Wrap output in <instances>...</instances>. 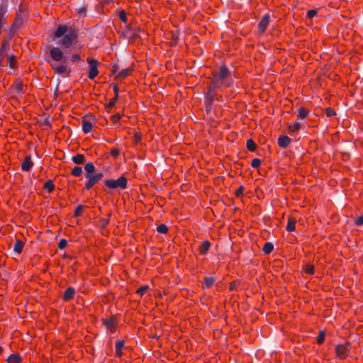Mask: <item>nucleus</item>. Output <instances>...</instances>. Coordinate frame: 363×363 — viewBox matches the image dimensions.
Masks as SVG:
<instances>
[{
    "instance_id": "f257e3e1",
    "label": "nucleus",
    "mask_w": 363,
    "mask_h": 363,
    "mask_svg": "<svg viewBox=\"0 0 363 363\" xmlns=\"http://www.w3.org/2000/svg\"><path fill=\"white\" fill-rule=\"evenodd\" d=\"M233 84V79L230 72L225 66H222L217 73L213 74L211 84L205 96L206 109L208 113L211 111V105L216 96L215 90L230 86Z\"/></svg>"
},
{
    "instance_id": "f03ea898",
    "label": "nucleus",
    "mask_w": 363,
    "mask_h": 363,
    "mask_svg": "<svg viewBox=\"0 0 363 363\" xmlns=\"http://www.w3.org/2000/svg\"><path fill=\"white\" fill-rule=\"evenodd\" d=\"M50 60L48 62L54 72L63 77H68L71 72V69L67 65V57L64 52L58 47H52L50 50Z\"/></svg>"
},
{
    "instance_id": "7ed1b4c3",
    "label": "nucleus",
    "mask_w": 363,
    "mask_h": 363,
    "mask_svg": "<svg viewBox=\"0 0 363 363\" xmlns=\"http://www.w3.org/2000/svg\"><path fill=\"white\" fill-rule=\"evenodd\" d=\"M55 38H62L60 45L65 48H69L78 37L77 30L72 27L60 25L55 31Z\"/></svg>"
},
{
    "instance_id": "20e7f679",
    "label": "nucleus",
    "mask_w": 363,
    "mask_h": 363,
    "mask_svg": "<svg viewBox=\"0 0 363 363\" xmlns=\"http://www.w3.org/2000/svg\"><path fill=\"white\" fill-rule=\"evenodd\" d=\"M105 184L110 189H125L127 188L128 181L125 177H121L117 179H107L105 182Z\"/></svg>"
},
{
    "instance_id": "39448f33",
    "label": "nucleus",
    "mask_w": 363,
    "mask_h": 363,
    "mask_svg": "<svg viewBox=\"0 0 363 363\" xmlns=\"http://www.w3.org/2000/svg\"><path fill=\"white\" fill-rule=\"evenodd\" d=\"M86 61L89 66L88 77L90 79L93 80L95 79V77L99 74V71H98L99 62L96 60H94L92 58H87Z\"/></svg>"
},
{
    "instance_id": "423d86ee",
    "label": "nucleus",
    "mask_w": 363,
    "mask_h": 363,
    "mask_svg": "<svg viewBox=\"0 0 363 363\" xmlns=\"http://www.w3.org/2000/svg\"><path fill=\"white\" fill-rule=\"evenodd\" d=\"M104 177L102 172L96 173L94 175L89 176L87 179V182L85 184V188L86 190L91 189L95 184H96Z\"/></svg>"
},
{
    "instance_id": "0eeeda50",
    "label": "nucleus",
    "mask_w": 363,
    "mask_h": 363,
    "mask_svg": "<svg viewBox=\"0 0 363 363\" xmlns=\"http://www.w3.org/2000/svg\"><path fill=\"white\" fill-rule=\"evenodd\" d=\"M336 354L340 359H345L349 354V345L347 344L338 345L336 347Z\"/></svg>"
},
{
    "instance_id": "6e6552de",
    "label": "nucleus",
    "mask_w": 363,
    "mask_h": 363,
    "mask_svg": "<svg viewBox=\"0 0 363 363\" xmlns=\"http://www.w3.org/2000/svg\"><path fill=\"white\" fill-rule=\"evenodd\" d=\"M269 20H270V16L268 13H266L261 19V21H259V24H258V30H259V32L261 33H263L269 23Z\"/></svg>"
},
{
    "instance_id": "1a4fd4ad",
    "label": "nucleus",
    "mask_w": 363,
    "mask_h": 363,
    "mask_svg": "<svg viewBox=\"0 0 363 363\" xmlns=\"http://www.w3.org/2000/svg\"><path fill=\"white\" fill-rule=\"evenodd\" d=\"M303 128V124L299 122L289 123L287 127V132L289 135H294Z\"/></svg>"
},
{
    "instance_id": "9d476101",
    "label": "nucleus",
    "mask_w": 363,
    "mask_h": 363,
    "mask_svg": "<svg viewBox=\"0 0 363 363\" xmlns=\"http://www.w3.org/2000/svg\"><path fill=\"white\" fill-rule=\"evenodd\" d=\"M85 177L89 178V176L95 174L96 167L92 162L86 163L84 165Z\"/></svg>"
},
{
    "instance_id": "9b49d317",
    "label": "nucleus",
    "mask_w": 363,
    "mask_h": 363,
    "mask_svg": "<svg viewBox=\"0 0 363 363\" xmlns=\"http://www.w3.org/2000/svg\"><path fill=\"white\" fill-rule=\"evenodd\" d=\"M133 69L131 68H126L119 72L115 77L116 80H123L128 76L132 74Z\"/></svg>"
},
{
    "instance_id": "f8f14e48",
    "label": "nucleus",
    "mask_w": 363,
    "mask_h": 363,
    "mask_svg": "<svg viewBox=\"0 0 363 363\" xmlns=\"http://www.w3.org/2000/svg\"><path fill=\"white\" fill-rule=\"evenodd\" d=\"M94 123L92 121L84 118L82 119V130L85 133H89L93 128Z\"/></svg>"
},
{
    "instance_id": "ddd939ff",
    "label": "nucleus",
    "mask_w": 363,
    "mask_h": 363,
    "mask_svg": "<svg viewBox=\"0 0 363 363\" xmlns=\"http://www.w3.org/2000/svg\"><path fill=\"white\" fill-rule=\"evenodd\" d=\"M33 166L30 156H26L24 161L21 164V169L23 171L28 172Z\"/></svg>"
},
{
    "instance_id": "4468645a",
    "label": "nucleus",
    "mask_w": 363,
    "mask_h": 363,
    "mask_svg": "<svg viewBox=\"0 0 363 363\" xmlns=\"http://www.w3.org/2000/svg\"><path fill=\"white\" fill-rule=\"evenodd\" d=\"M75 294V290L73 287H68L64 294H63V300L65 301H67L69 300H71Z\"/></svg>"
},
{
    "instance_id": "2eb2a0df",
    "label": "nucleus",
    "mask_w": 363,
    "mask_h": 363,
    "mask_svg": "<svg viewBox=\"0 0 363 363\" xmlns=\"http://www.w3.org/2000/svg\"><path fill=\"white\" fill-rule=\"evenodd\" d=\"M104 324L111 333H113L115 331L116 321L113 318H109L106 319L104 321Z\"/></svg>"
},
{
    "instance_id": "dca6fc26",
    "label": "nucleus",
    "mask_w": 363,
    "mask_h": 363,
    "mask_svg": "<svg viewBox=\"0 0 363 363\" xmlns=\"http://www.w3.org/2000/svg\"><path fill=\"white\" fill-rule=\"evenodd\" d=\"M291 143V139L286 135H281L278 138V144L281 147H286Z\"/></svg>"
},
{
    "instance_id": "f3484780",
    "label": "nucleus",
    "mask_w": 363,
    "mask_h": 363,
    "mask_svg": "<svg viewBox=\"0 0 363 363\" xmlns=\"http://www.w3.org/2000/svg\"><path fill=\"white\" fill-rule=\"evenodd\" d=\"M296 219L293 217H289L288 219V223H287L286 228V230L288 232L294 231L296 229Z\"/></svg>"
},
{
    "instance_id": "a211bd4d",
    "label": "nucleus",
    "mask_w": 363,
    "mask_h": 363,
    "mask_svg": "<svg viewBox=\"0 0 363 363\" xmlns=\"http://www.w3.org/2000/svg\"><path fill=\"white\" fill-rule=\"evenodd\" d=\"M210 246H211V243L209 241H208V240L203 241L199 247V252L201 255H206L207 253V252L208 251Z\"/></svg>"
},
{
    "instance_id": "6ab92c4d",
    "label": "nucleus",
    "mask_w": 363,
    "mask_h": 363,
    "mask_svg": "<svg viewBox=\"0 0 363 363\" xmlns=\"http://www.w3.org/2000/svg\"><path fill=\"white\" fill-rule=\"evenodd\" d=\"M124 346V341L118 340L116 342V355L118 357H121L123 354L122 349Z\"/></svg>"
},
{
    "instance_id": "aec40b11",
    "label": "nucleus",
    "mask_w": 363,
    "mask_h": 363,
    "mask_svg": "<svg viewBox=\"0 0 363 363\" xmlns=\"http://www.w3.org/2000/svg\"><path fill=\"white\" fill-rule=\"evenodd\" d=\"M72 161L76 164H82L85 162L84 155L77 154L72 157Z\"/></svg>"
},
{
    "instance_id": "412c9836",
    "label": "nucleus",
    "mask_w": 363,
    "mask_h": 363,
    "mask_svg": "<svg viewBox=\"0 0 363 363\" xmlns=\"http://www.w3.org/2000/svg\"><path fill=\"white\" fill-rule=\"evenodd\" d=\"M24 243L20 240H17L13 245V251L18 254H20L23 248Z\"/></svg>"
},
{
    "instance_id": "4be33fe9",
    "label": "nucleus",
    "mask_w": 363,
    "mask_h": 363,
    "mask_svg": "<svg viewBox=\"0 0 363 363\" xmlns=\"http://www.w3.org/2000/svg\"><path fill=\"white\" fill-rule=\"evenodd\" d=\"M21 357L18 354H12L7 359V363H20Z\"/></svg>"
},
{
    "instance_id": "5701e85b",
    "label": "nucleus",
    "mask_w": 363,
    "mask_h": 363,
    "mask_svg": "<svg viewBox=\"0 0 363 363\" xmlns=\"http://www.w3.org/2000/svg\"><path fill=\"white\" fill-rule=\"evenodd\" d=\"M216 279V277H206L204 279L205 286L206 288L211 287L213 285Z\"/></svg>"
},
{
    "instance_id": "b1692460",
    "label": "nucleus",
    "mask_w": 363,
    "mask_h": 363,
    "mask_svg": "<svg viewBox=\"0 0 363 363\" xmlns=\"http://www.w3.org/2000/svg\"><path fill=\"white\" fill-rule=\"evenodd\" d=\"M309 111L304 108H300L298 112V118L303 119L308 116Z\"/></svg>"
},
{
    "instance_id": "393cba45",
    "label": "nucleus",
    "mask_w": 363,
    "mask_h": 363,
    "mask_svg": "<svg viewBox=\"0 0 363 363\" xmlns=\"http://www.w3.org/2000/svg\"><path fill=\"white\" fill-rule=\"evenodd\" d=\"M44 189L48 190L49 193L52 192L55 189V184L52 180H48L44 184Z\"/></svg>"
},
{
    "instance_id": "a878e982",
    "label": "nucleus",
    "mask_w": 363,
    "mask_h": 363,
    "mask_svg": "<svg viewBox=\"0 0 363 363\" xmlns=\"http://www.w3.org/2000/svg\"><path fill=\"white\" fill-rule=\"evenodd\" d=\"M274 245L271 242H266L263 247V251L265 254H269L272 252Z\"/></svg>"
},
{
    "instance_id": "bb28decb",
    "label": "nucleus",
    "mask_w": 363,
    "mask_h": 363,
    "mask_svg": "<svg viewBox=\"0 0 363 363\" xmlns=\"http://www.w3.org/2000/svg\"><path fill=\"white\" fill-rule=\"evenodd\" d=\"M246 145H247V148L250 150V151H255V149H256V144L255 143V142L251 140V139H249L247 140V143H246Z\"/></svg>"
},
{
    "instance_id": "cd10ccee",
    "label": "nucleus",
    "mask_w": 363,
    "mask_h": 363,
    "mask_svg": "<svg viewBox=\"0 0 363 363\" xmlns=\"http://www.w3.org/2000/svg\"><path fill=\"white\" fill-rule=\"evenodd\" d=\"M71 174L74 177H79L82 174V168L80 167H74Z\"/></svg>"
},
{
    "instance_id": "c85d7f7f",
    "label": "nucleus",
    "mask_w": 363,
    "mask_h": 363,
    "mask_svg": "<svg viewBox=\"0 0 363 363\" xmlns=\"http://www.w3.org/2000/svg\"><path fill=\"white\" fill-rule=\"evenodd\" d=\"M304 272L308 274H313L314 273V266L309 264L305 265Z\"/></svg>"
},
{
    "instance_id": "c756f323",
    "label": "nucleus",
    "mask_w": 363,
    "mask_h": 363,
    "mask_svg": "<svg viewBox=\"0 0 363 363\" xmlns=\"http://www.w3.org/2000/svg\"><path fill=\"white\" fill-rule=\"evenodd\" d=\"M13 88L16 91V92L20 93L23 91V86L21 82H16L13 85Z\"/></svg>"
},
{
    "instance_id": "7c9ffc66",
    "label": "nucleus",
    "mask_w": 363,
    "mask_h": 363,
    "mask_svg": "<svg viewBox=\"0 0 363 363\" xmlns=\"http://www.w3.org/2000/svg\"><path fill=\"white\" fill-rule=\"evenodd\" d=\"M8 62L11 68L13 69L16 65V60L14 55H11L8 58Z\"/></svg>"
},
{
    "instance_id": "2f4dec72",
    "label": "nucleus",
    "mask_w": 363,
    "mask_h": 363,
    "mask_svg": "<svg viewBox=\"0 0 363 363\" xmlns=\"http://www.w3.org/2000/svg\"><path fill=\"white\" fill-rule=\"evenodd\" d=\"M157 232H159L160 233H167L168 231V228L166 225L161 224L157 226Z\"/></svg>"
},
{
    "instance_id": "473e14b6",
    "label": "nucleus",
    "mask_w": 363,
    "mask_h": 363,
    "mask_svg": "<svg viewBox=\"0 0 363 363\" xmlns=\"http://www.w3.org/2000/svg\"><path fill=\"white\" fill-rule=\"evenodd\" d=\"M84 210V206L82 205L78 206L74 211V216L78 217L82 215Z\"/></svg>"
},
{
    "instance_id": "72a5a7b5",
    "label": "nucleus",
    "mask_w": 363,
    "mask_h": 363,
    "mask_svg": "<svg viewBox=\"0 0 363 363\" xmlns=\"http://www.w3.org/2000/svg\"><path fill=\"white\" fill-rule=\"evenodd\" d=\"M261 164V160L259 159H253L251 162V166L253 168H258Z\"/></svg>"
},
{
    "instance_id": "f704fd0d",
    "label": "nucleus",
    "mask_w": 363,
    "mask_h": 363,
    "mask_svg": "<svg viewBox=\"0 0 363 363\" xmlns=\"http://www.w3.org/2000/svg\"><path fill=\"white\" fill-rule=\"evenodd\" d=\"M148 289L149 286L147 285H145L138 288L136 292L140 295H143Z\"/></svg>"
},
{
    "instance_id": "c9c22d12",
    "label": "nucleus",
    "mask_w": 363,
    "mask_h": 363,
    "mask_svg": "<svg viewBox=\"0 0 363 363\" xmlns=\"http://www.w3.org/2000/svg\"><path fill=\"white\" fill-rule=\"evenodd\" d=\"M118 16L121 21H123V23H126L127 16H126V13L124 10H122L120 11Z\"/></svg>"
},
{
    "instance_id": "e433bc0d",
    "label": "nucleus",
    "mask_w": 363,
    "mask_h": 363,
    "mask_svg": "<svg viewBox=\"0 0 363 363\" xmlns=\"http://www.w3.org/2000/svg\"><path fill=\"white\" fill-rule=\"evenodd\" d=\"M324 340H325V333H324V332L321 331L317 337V343L318 345H321L323 342Z\"/></svg>"
},
{
    "instance_id": "4c0bfd02",
    "label": "nucleus",
    "mask_w": 363,
    "mask_h": 363,
    "mask_svg": "<svg viewBox=\"0 0 363 363\" xmlns=\"http://www.w3.org/2000/svg\"><path fill=\"white\" fill-rule=\"evenodd\" d=\"M318 12H317V10L315 9H311V10H308L307 11V17L309 18H313L314 16H315L317 15Z\"/></svg>"
},
{
    "instance_id": "58836bf2",
    "label": "nucleus",
    "mask_w": 363,
    "mask_h": 363,
    "mask_svg": "<svg viewBox=\"0 0 363 363\" xmlns=\"http://www.w3.org/2000/svg\"><path fill=\"white\" fill-rule=\"evenodd\" d=\"M67 245V242L65 239H62L60 240L59 243H58V247L60 249V250H63L64 248L66 247Z\"/></svg>"
},
{
    "instance_id": "ea45409f",
    "label": "nucleus",
    "mask_w": 363,
    "mask_h": 363,
    "mask_svg": "<svg viewBox=\"0 0 363 363\" xmlns=\"http://www.w3.org/2000/svg\"><path fill=\"white\" fill-rule=\"evenodd\" d=\"M121 118V114L119 113H117V114H115V115H113L111 117V120L113 123H118Z\"/></svg>"
},
{
    "instance_id": "a19ab883",
    "label": "nucleus",
    "mask_w": 363,
    "mask_h": 363,
    "mask_svg": "<svg viewBox=\"0 0 363 363\" xmlns=\"http://www.w3.org/2000/svg\"><path fill=\"white\" fill-rule=\"evenodd\" d=\"M81 60V57L79 54H74L71 57V61L72 62H78Z\"/></svg>"
},
{
    "instance_id": "79ce46f5",
    "label": "nucleus",
    "mask_w": 363,
    "mask_h": 363,
    "mask_svg": "<svg viewBox=\"0 0 363 363\" xmlns=\"http://www.w3.org/2000/svg\"><path fill=\"white\" fill-rule=\"evenodd\" d=\"M326 115L328 117H331L335 115V112L331 108H328L325 111Z\"/></svg>"
},
{
    "instance_id": "37998d69",
    "label": "nucleus",
    "mask_w": 363,
    "mask_h": 363,
    "mask_svg": "<svg viewBox=\"0 0 363 363\" xmlns=\"http://www.w3.org/2000/svg\"><path fill=\"white\" fill-rule=\"evenodd\" d=\"M243 191H244V188L243 186H240L237 191H236V196L238 197V196H240L242 194H243Z\"/></svg>"
},
{
    "instance_id": "c03bdc74",
    "label": "nucleus",
    "mask_w": 363,
    "mask_h": 363,
    "mask_svg": "<svg viewBox=\"0 0 363 363\" xmlns=\"http://www.w3.org/2000/svg\"><path fill=\"white\" fill-rule=\"evenodd\" d=\"M7 47H8V45H6V43L3 44L2 47L1 48V50H0V55H3V54L6 51Z\"/></svg>"
},
{
    "instance_id": "a18cd8bd",
    "label": "nucleus",
    "mask_w": 363,
    "mask_h": 363,
    "mask_svg": "<svg viewBox=\"0 0 363 363\" xmlns=\"http://www.w3.org/2000/svg\"><path fill=\"white\" fill-rule=\"evenodd\" d=\"M116 102V98H113L110 100L108 104V108H112L115 106V104Z\"/></svg>"
},
{
    "instance_id": "49530a36",
    "label": "nucleus",
    "mask_w": 363,
    "mask_h": 363,
    "mask_svg": "<svg viewBox=\"0 0 363 363\" xmlns=\"http://www.w3.org/2000/svg\"><path fill=\"white\" fill-rule=\"evenodd\" d=\"M355 223H356V225H363V216H360V217H359V218L356 220Z\"/></svg>"
},
{
    "instance_id": "de8ad7c7",
    "label": "nucleus",
    "mask_w": 363,
    "mask_h": 363,
    "mask_svg": "<svg viewBox=\"0 0 363 363\" xmlns=\"http://www.w3.org/2000/svg\"><path fill=\"white\" fill-rule=\"evenodd\" d=\"M235 286H236V284L235 282L231 283L230 285V290L233 291L235 289Z\"/></svg>"
},
{
    "instance_id": "09e8293b",
    "label": "nucleus",
    "mask_w": 363,
    "mask_h": 363,
    "mask_svg": "<svg viewBox=\"0 0 363 363\" xmlns=\"http://www.w3.org/2000/svg\"><path fill=\"white\" fill-rule=\"evenodd\" d=\"M113 91H114L115 94H116V93L118 94L119 93V89H118L117 86H113Z\"/></svg>"
},
{
    "instance_id": "8fccbe9b",
    "label": "nucleus",
    "mask_w": 363,
    "mask_h": 363,
    "mask_svg": "<svg viewBox=\"0 0 363 363\" xmlns=\"http://www.w3.org/2000/svg\"><path fill=\"white\" fill-rule=\"evenodd\" d=\"M118 71V68H117V66H113V68H112V72L113 74V73H116Z\"/></svg>"
},
{
    "instance_id": "3c124183",
    "label": "nucleus",
    "mask_w": 363,
    "mask_h": 363,
    "mask_svg": "<svg viewBox=\"0 0 363 363\" xmlns=\"http://www.w3.org/2000/svg\"><path fill=\"white\" fill-rule=\"evenodd\" d=\"M111 155H113V156H117L118 155V151L117 150H112L111 151Z\"/></svg>"
},
{
    "instance_id": "603ef678",
    "label": "nucleus",
    "mask_w": 363,
    "mask_h": 363,
    "mask_svg": "<svg viewBox=\"0 0 363 363\" xmlns=\"http://www.w3.org/2000/svg\"><path fill=\"white\" fill-rule=\"evenodd\" d=\"M113 98H116V100H117V99H118V94H117V93H116V94H115V96H114Z\"/></svg>"
},
{
    "instance_id": "864d4df0",
    "label": "nucleus",
    "mask_w": 363,
    "mask_h": 363,
    "mask_svg": "<svg viewBox=\"0 0 363 363\" xmlns=\"http://www.w3.org/2000/svg\"><path fill=\"white\" fill-rule=\"evenodd\" d=\"M3 349L1 347H0V353L2 352Z\"/></svg>"
}]
</instances>
